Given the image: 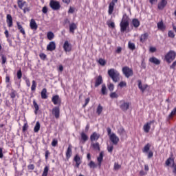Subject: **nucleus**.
<instances>
[{"label":"nucleus","instance_id":"f257e3e1","mask_svg":"<svg viewBox=\"0 0 176 176\" xmlns=\"http://www.w3.org/2000/svg\"><path fill=\"white\" fill-rule=\"evenodd\" d=\"M130 25V18L128 16L127 14H124L121 22L120 23V31L122 32H125L127 31Z\"/></svg>","mask_w":176,"mask_h":176},{"label":"nucleus","instance_id":"f03ea898","mask_svg":"<svg viewBox=\"0 0 176 176\" xmlns=\"http://www.w3.org/2000/svg\"><path fill=\"white\" fill-rule=\"evenodd\" d=\"M107 74L112 79L113 82H115V83L119 80V76L120 74L118 70L115 69H110L108 70Z\"/></svg>","mask_w":176,"mask_h":176},{"label":"nucleus","instance_id":"7ed1b4c3","mask_svg":"<svg viewBox=\"0 0 176 176\" xmlns=\"http://www.w3.org/2000/svg\"><path fill=\"white\" fill-rule=\"evenodd\" d=\"M17 5L19 9H21V10H23L24 14H25L27 12H30V10H31L30 7H28V3H27V1L24 0H18Z\"/></svg>","mask_w":176,"mask_h":176},{"label":"nucleus","instance_id":"20e7f679","mask_svg":"<svg viewBox=\"0 0 176 176\" xmlns=\"http://www.w3.org/2000/svg\"><path fill=\"white\" fill-rule=\"evenodd\" d=\"M175 57H176V53L175 52V51H173V50H170L165 55L166 61H167L168 64L171 63L172 61H174V60H175Z\"/></svg>","mask_w":176,"mask_h":176},{"label":"nucleus","instance_id":"39448f33","mask_svg":"<svg viewBox=\"0 0 176 176\" xmlns=\"http://www.w3.org/2000/svg\"><path fill=\"white\" fill-rule=\"evenodd\" d=\"M122 71L126 78H130V76H133V75H134L133 69L129 67L128 66H124L122 67Z\"/></svg>","mask_w":176,"mask_h":176},{"label":"nucleus","instance_id":"423d86ee","mask_svg":"<svg viewBox=\"0 0 176 176\" xmlns=\"http://www.w3.org/2000/svg\"><path fill=\"white\" fill-rule=\"evenodd\" d=\"M50 6L52 10H58L60 8H61L60 2L56 0H51L50 2Z\"/></svg>","mask_w":176,"mask_h":176},{"label":"nucleus","instance_id":"0eeeda50","mask_svg":"<svg viewBox=\"0 0 176 176\" xmlns=\"http://www.w3.org/2000/svg\"><path fill=\"white\" fill-rule=\"evenodd\" d=\"M52 102L54 105H61V98L58 95H54L52 98Z\"/></svg>","mask_w":176,"mask_h":176},{"label":"nucleus","instance_id":"6e6552de","mask_svg":"<svg viewBox=\"0 0 176 176\" xmlns=\"http://www.w3.org/2000/svg\"><path fill=\"white\" fill-rule=\"evenodd\" d=\"M109 140L112 142L113 145H118L119 143V137H118L116 133H111L109 136Z\"/></svg>","mask_w":176,"mask_h":176},{"label":"nucleus","instance_id":"1a4fd4ad","mask_svg":"<svg viewBox=\"0 0 176 176\" xmlns=\"http://www.w3.org/2000/svg\"><path fill=\"white\" fill-rule=\"evenodd\" d=\"M120 102H122L120 106V109H122V111H123L124 112H126V111H127L129 108H130V102H126L123 100H121Z\"/></svg>","mask_w":176,"mask_h":176},{"label":"nucleus","instance_id":"9d476101","mask_svg":"<svg viewBox=\"0 0 176 176\" xmlns=\"http://www.w3.org/2000/svg\"><path fill=\"white\" fill-rule=\"evenodd\" d=\"M102 82L104 80H102V76L100 75L95 78V87H98L100 85H102Z\"/></svg>","mask_w":176,"mask_h":176},{"label":"nucleus","instance_id":"9b49d317","mask_svg":"<svg viewBox=\"0 0 176 176\" xmlns=\"http://www.w3.org/2000/svg\"><path fill=\"white\" fill-rule=\"evenodd\" d=\"M52 115H54L56 119L60 118V107H55L52 109Z\"/></svg>","mask_w":176,"mask_h":176},{"label":"nucleus","instance_id":"f8f14e48","mask_svg":"<svg viewBox=\"0 0 176 176\" xmlns=\"http://www.w3.org/2000/svg\"><path fill=\"white\" fill-rule=\"evenodd\" d=\"M47 50L48 52H53L54 50H56V43L54 41L50 42L47 45Z\"/></svg>","mask_w":176,"mask_h":176},{"label":"nucleus","instance_id":"ddd939ff","mask_svg":"<svg viewBox=\"0 0 176 176\" xmlns=\"http://www.w3.org/2000/svg\"><path fill=\"white\" fill-rule=\"evenodd\" d=\"M6 23L8 24V27H13V18L10 14H8L6 16Z\"/></svg>","mask_w":176,"mask_h":176},{"label":"nucleus","instance_id":"4468645a","mask_svg":"<svg viewBox=\"0 0 176 176\" xmlns=\"http://www.w3.org/2000/svg\"><path fill=\"white\" fill-rule=\"evenodd\" d=\"M30 27L33 31H36V30H38V24H36L35 19H32L30 20Z\"/></svg>","mask_w":176,"mask_h":176},{"label":"nucleus","instance_id":"2eb2a0df","mask_svg":"<svg viewBox=\"0 0 176 176\" xmlns=\"http://www.w3.org/2000/svg\"><path fill=\"white\" fill-rule=\"evenodd\" d=\"M138 83L139 89H140V90H141V91L142 93H144V91H145V90H146V89H148V85L146 84V85H142V82L141 81V80H138Z\"/></svg>","mask_w":176,"mask_h":176},{"label":"nucleus","instance_id":"dca6fc26","mask_svg":"<svg viewBox=\"0 0 176 176\" xmlns=\"http://www.w3.org/2000/svg\"><path fill=\"white\" fill-rule=\"evenodd\" d=\"M154 121H150L148 122H146L144 126H143V130L144 133H149V130H151V125L152 123H153Z\"/></svg>","mask_w":176,"mask_h":176},{"label":"nucleus","instance_id":"f3484780","mask_svg":"<svg viewBox=\"0 0 176 176\" xmlns=\"http://www.w3.org/2000/svg\"><path fill=\"white\" fill-rule=\"evenodd\" d=\"M74 160L76 162L75 167H76L77 168H79V166H80V164H82V160H80V157H79V155H76L74 157Z\"/></svg>","mask_w":176,"mask_h":176},{"label":"nucleus","instance_id":"a211bd4d","mask_svg":"<svg viewBox=\"0 0 176 176\" xmlns=\"http://www.w3.org/2000/svg\"><path fill=\"white\" fill-rule=\"evenodd\" d=\"M167 5V0H162L157 6V8L160 10H163L166 6Z\"/></svg>","mask_w":176,"mask_h":176},{"label":"nucleus","instance_id":"6ab92c4d","mask_svg":"<svg viewBox=\"0 0 176 176\" xmlns=\"http://www.w3.org/2000/svg\"><path fill=\"white\" fill-rule=\"evenodd\" d=\"M99 138H100V134L97 133V132H94L90 136V140L91 142L94 141H98Z\"/></svg>","mask_w":176,"mask_h":176},{"label":"nucleus","instance_id":"aec40b11","mask_svg":"<svg viewBox=\"0 0 176 176\" xmlns=\"http://www.w3.org/2000/svg\"><path fill=\"white\" fill-rule=\"evenodd\" d=\"M149 38V34L148 32H144V34H141L140 38V42L142 43H144L146 39Z\"/></svg>","mask_w":176,"mask_h":176},{"label":"nucleus","instance_id":"412c9836","mask_svg":"<svg viewBox=\"0 0 176 176\" xmlns=\"http://www.w3.org/2000/svg\"><path fill=\"white\" fill-rule=\"evenodd\" d=\"M148 61L150 63H152L153 64H155V65H160V60L157 59L156 57L153 56L148 59Z\"/></svg>","mask_w":176,"mask_h":176},{"label":"nucleus","instance_id":"4be33fe9","mask_svg":"<svg viewBox=\"0 0 176 176\" xmlns=\"http://www.w3.org/2000/svg\"><path fill=\"white\" fill-rule=\"evenodd\" d=\"M158 30H160V31H165L166 30V25H164V23L163 22V20H161V21L158 22L157 24Z\"/></svg>","mask_w":176,"mask_h":176},{"label":"nucleus","instance_id":"5701e85b","mask_svg":"<svg viewBox=\"0 0 176 176\" xmlns=\"http://www.w3.org/2000/svg\"><path fill=\"white\" fill-rule=\"evenodd\" d=\"M103 159H104V153L102 152H100L99 154V156L97 158L98 164L99 167H101V164L102 163Z\"/></svg>","mask_w":176,"mask_h":176},{"label":"nucleus","instance_id":"b1692460","mask_svg":"<svg viewBox=\"0 0 176 176\" xmlns=\"http://www.w3.org/2000/svg\"><path fill=\"white\" fill-rule=\"evenodd\" d=\"M115 8V2L111 1L109 5V10H108V14L109 15L112 14L113 13V9Z\"/></svg>","mask_w":176,"mask_h":176},{"label":"nucleus","instance_id":"393cba45","mask_svg":"<svg viewBox=\"0 0 176 176\" xmlns=\"http://www.w3.org/2000/svg\"><path fill=\"white\" fill-rule=\"evenodd\" d=\"M76 28H78V25H76L75 23L69 24V32H71V34H75V30H76Z\"/></svg>","mask_w":176,"mask_h":176},{"label":"nucleus","instance_id":"a878e982","mask_svg":"<svg viewBox=\"0 0 176 176\" xmlns=\"http://www.w3.org/2000/svg\"><path fill=\"white\" fill-rule=\"evenodd\" d=\"M41 96L43 100H46L47 98V89L46 88L42 89Z\"/></svg>","mask_w":176,"mask_h":176},{"label":"nucleus","instance_id":"bb28decb","mask_svg":"<svg viewBox=\"0 0 176 176\" xmlns=\"http://www.w3.org/2000/svg\"><path fill=\"white\" fill-rule=\"evenodd\" d=\"M16 25L21 34L22 35H25V30H24V28H23V26L21 25V24H20V22H16Z\"/></svg>","mask_w":176,"mask_h":176},{"label":"nucleus","instance_id":"cd10ccee","mask_svg":"<svg viewBox=\"0 0 176 176\" xmlns=\"http://www.w3.org/2000/svg\"><path fill=\"white\" fill-rule=\"evenodd\" d=\"M132 25L135 28H138V27H140V21L138 19H133L132 20Z\"/></svg>","mask_w":176,"mask_h":176},{"label":"nucleus","instance_id":"c85d7f7f","mask_svg":"<svg viewBox=\"0 0 176 176\" xmlns=\"http://www.w3.org/2000/svg\"><path fill=\"white\" fill-rule=\"evenodd\" d=\"M80 135H81V140L82 141V144H85V142H86V141L89 140V136H87V135L85 133V132H82L80 133Z\"/></svg>","mask_w":176,"mask_h":176},{"label":"nucleus","instance_id":"c756f323","mask_svg":"<svg viewBox=\"0 0 176 176\" xmlns=\"http://www.w3.org/2000/svg\"><path fill=\"white\" fill-rule=\"evenodd\" d=\"M104 109V107L101 105V104H99L96 108V113L98 116L102 113V111Z\"/></svg>","mask_w":176,"mask_h":176},{"label":"nucleus","instance_id":"7c9ffc66","mask_svg":"<svg viewBox=\"0 0 176 176\" xmlns=\"http://www.w3.org/2000/svg\"><path fill=\"white\" fill-rule=\"evenodd\" d=\"M150 149H151V144L147 143V144L144 146V148L142 149V152H143L144 153H148V152H149V150H150Z\"/></svg>","mask_w":176,"mask_h":176},{"label":"nucleus","instance_id":"2f4dec72","mask_svg":"<svg viewBox=\"0 0 176 176\" xmlns=\"http://www.w3.org/2000/svg\"><path fill=\"white\" fill-rule=\"evenodd\" d=\"M47 38L49 41H53L54 39V33L53 32H48L47 33Z\"/></svg>","mask_w":176,"mask_h":176},{"label":"nucleus","instance_id":"473e14b6","mask_svg":"<svg viewBox=\"0 0 176 176\" xmlns=\"http://www.w3.org/2000/svg\"><path fill=\"white\" fill-rule=\"evenodd\" d=\"M33 106L34 107V113L36 115L38 113V111H39V105H38V103H36V101L35 100H33Z\"/></svg>","mask_w":176,"mask_h":176},{"label":"nucleus","instance_id":"72a5a7b5","mask_svg":"<svg viewBox=\"0 0 176 176\" xmlns=\"http://www.w3.org/2000/svg\"><path fill=\"white\" fill-rule=\"evenodd\" d=\"M91 146L94 148V149H95V151H100V143L98 142L92 143Z\"/></svg>","mask_w":176,"mask_h":176},{"label":"nucleus","instance_id":"f704fd0d","mask_svg":"<svg viewBox=\"0 0 176 176\" xmlns=\"http://www.w3.org/2000/svg\"><path fill=\"white\" fill-rule=\"evenodd\" d=\"M10 98L14 100L16 98V96H17V91L14 89L11 90V93L10 94Z\"/></svg>","mask_w":176,"mask_h":176},{"label":"nucleus","instance_id":"c9c22d12","mask_svg":"<svg viewBox=\"0 0 176 176\" xmlns=\"http://www.w3.org/2000/svg\"><path fill=\"white\" fill-rule=\"evenodd\" d=\"M39 130H41V124L39 123V122H37L34 128V133H38Z\"/></svg>","mask_w":176,"mask_h":176},{"label":"nucleus","instance_id":"e433bc0d","mask_svg":"<svg viewBox=\"0 0 176 176\" xmlns=\"http://www.w3.org/2000/svg\"><path fill=\"white\" fill-rule=\"evenodd\" d=\"M16 77L19 80H21V78H23V72H21V69H19L17 71Z\"/></svg>","mask_w":176,"mask_h":176},{"label":"nucleus","instance_id":"4c0bfd02","mask_svg":"<svg viewBox=\"0 0 176 176\" xmlns=\"http://www.w3.org/2000/svg\"><path fill=\"white\" fill-rule=\"evenodd\" d=\"M101 93H102V96H105V95L107 94V85H105V84H103L102 85Z\"/></svg>","mask_w":176,"mask_h":176},{"label":"nucleus","instance_id":"58836bf2","mask_svg":"<svg viewBox=\"0 0 176 176\" xmlns=\"http://www.w3.org/2000/svg\"><path fill=\"white\" fill-rule=\"evenodd\" d=\"M98 63V64H100V65H102V67H104L107 64V60H105V59H103L102 58H99Z\"/></svg>","mask_w":176,"mask_h":176},{"label":"nucleus","instance_id":"ea45409f","mask_svg":"<svg viewBox=\"0 0 176 176\" xmlns=\"http://www.w3.org/2000/svg\"><path fill=\"white\" fill-rule=\"evenodd\" d=\"M128 47L130 49V50H135V44L129 41L128 43Z\"/></svg>","mask_w":176,"mask_h":176},{"label":"nucleus","instance_id":"a19ab883","mask_svg":"<svg viewBox=\"0 0 176 176\" xmlns=\"http://www.w3.org/2000/svg\"><path fill=\"white\" fill-rule=\"evenodd\" d=\"M49 168L48 166H45L41 176H47V174L49 173Z\"/></svg>","mask_w":176,"mask_h":176},{"label":"nucleus","instance_id":"79ce46f5","mask_svg":"<svg viewBox=\"0 0 176 176\" xmlns=\"http://www.w3.org/2000/svg\"><path fill=\"white\" fill-rule=\"evenodd\" d=\"M31 90L32 91H35L36 90V81L34 80L32 81Z\"/></svg>","mask_w":176,"mask_h":176},{"label":"nucleus","instance_id":"37998d69","mask_svg":"<svg viewBox=\"0 0 176 176\" xmlns=\"http://www.w3.org/2000/svg\"><path fill=\"white\" fill-rule=\"evenodd\" d=\"M176 115V107H175L172 111L170 112V113L168 115V119H171L173 116H175Z\"/></svg>","mask_w":176,"mask_h":176},{"label":"nucleus","instance_id":"c03bdc74","mask_svg":"<svg viewBox=\"0 0 176 176\" xmlns=\"http://www.w3.org/2000/svg\"><path fill=\"white\" fill-rule=\"evenodd\" d=\"M71 155H72V150L71 149V146H69L67 151V157H71Z\"/></svg>","mask_w":176,"mask_h":176},{"label":"nucleus","instance_id":"a18cd8bd","mask_svg":"<svg viewBox=\"0 0 176 176\" xmlns=\"http://www.w3.org/2000/svg\"><path fill=\"white\" fill-rule=\"evenodd\" d=\"M110 98H118L119 95L116 92H111L110 94Z\"/></svg>","mask_w":176,"mask_h":176},{"label":"nucleus","instance_id":"49530a36","mask_svg":"<svg viewBox=\"0 0 176 176\" xmlns=\"http://www.w3.org/2000/svg\"><path fill=\"white\" fill-rule=\"evenodd\" d=\"M89 167H90V168H96V167H97V165L96 164V163H94V162L91 161L89 164H88Z\"/></svg>","mask_w":176,"mask_h":176},{"label":"nucleus","instance_id":"de8ad7c7","mask_svg":"<svg viewBox=\"0 0 176 176\" xmlns=\"http://www.w3.org/2000/svg\"><path fill=\"white\" fill-rule=\"evenodd\" d=\"M1 60H2V61H1V64L3 65V64H6V61H7V58H6V56H5V55H3V54H1Z\"/></svg>","mask_w":176,"mask_h":176},{"label":"nucleus","instance_id":"09e8293b","mask_svg":"<svg viewBox=\"0 0 176 176\" xmlns=\"http://www.w3.org/2000/svg\"><path fill=\"white\" fill-rule=\"evenodd\" d=\"M121 167H122V166L120 165L118 163H116V162L114 163L113 168H114V170H115L116 171L118 170H119V169H120Z\"/></svg>","mask_w":176,"mask_h":176},{"label":"nucleus","instance_id":"8fccbe9b","mask_svg":"<svg viewBox=\"0 0 176 176\" xmlns=\"http://www.w3.org/2000/svg\"><path fill=\"white\" fill-rule=\"evenodd\" d=\"M75 10H76V8H75V7L70 6L68 10V13L72 14V13H75Z\"/></svg>","mask_w":176,"mask_h":176},{"label":"nucleus","instance_id":"3c124183","mask_svg":"<svg viewBox=\"0 0 176 176\" xmlns=\"http://www.w3.org/2000/svg\"><path fill=\"white\" fill-rule=\"evenodd\" d=\"M168 36L169 38H175V34H174V32L169 30L168 32Z\"/></svg>","mask_w":176,"mask_h":176},{"label":"nucleus","instance_id":"603ef678","mask_svg":"<svg viewBox=\"0 0 176 176\" xmlns=\"http://www.w3.org/2000/svg\"><path fill=\"white\" fill-rule=\"evenodd\" d=\"M90 102V98H87L85 101V104L82 105L83 108H86L87 107V104Z\"/></svg>","mask_w":176,"mask_h":176},{"label":"nucleus","instance_id":"864d4df0","mask_svg":"<svg viewBox=\"0 0 176 176\" xmlns=\"http://www.w3.org/2000/svg\"><path fill=\"white\" fill-rule=\"evenodd\" d=\"M108 89L110 91H113L114 89H115V85L113 83H110L108 85Z\"/></svg>","mask_w":176,"mask_h":176},{"label":"nucleus","instance_id":"5fc2aeb1","mask_svg":"<svg viewBox=\"0 0 176 176\" xmlns=\"http://www.w3.org/2000/svg\"><path fill=\"white\" fill-rule=\"evenodd\" d=\"M28 129V124L27 123H25L22 127V131L23 133H25V131H27Z\"/></svg>","mask_w":176,"mask_h":176},{"label":"nucleus","instance_id":"6e6d98bb","mask_svg":"<svg viewBox=\"0 0 176 176\" xmlns=\"http://www.w3.org/2000/svg\"><path fill=\"white\" fill-rule=\"evenodd\" d=\"M39 57H40L41 60H46V58L47 57V56H46V54L44 53H41L39 54Z\"/></svg>","mask_w":176,"mask_h":176},{"label":"nucleus","instance_id":"4d7b16f0","mask_svg":"<svg viewBox=\"0 0 176 176\" xmlns=\"http://www.w3.org/2000/svg\"><path fill=\"white\" fill-rule=\"evenodd\" d=\"M72 50V45L67 42V52H71Z\"/></svg>","mask_w":176,"mask_h":176},{"label":"nucleus","instance_id":"13d9d810","mask_svg":"<svg viewBox=\"0 0 176 176\" xmlns=\"http://www.w3.org/2000/svg\"><path fill=\"white\" fill-rule=\"evenodd\" d=\"M107 151L109 153H112V152L113 151V145L108 146Z\"/></svg>","mask_w":176,"mask_h":176},{"label":"nucleus","instance_id":"bf43d9fd","mask_svg":"<svg viewBox=\"0 0 176 176\" xmlns=\"http://www.w3.org/2000/svg\"><path fill=\"white\" fill-rule=\"evenodd\" d=\"M57 144H58V141L57 140V139H53L52 142V145L53 146H57Z\"/></svg>","mask_w":176,"mask_h":176},{"label":"nucleus","instance_id":"052dcab7","mask_svg":"<svg viewBox=\"0 0 176 176\" xmlns=\"http://www.w3.org/2000/svg\"><path fill=\"white\" fill-rule=\"evenodd\" d=\"M119 86H120V87H126V86H127V83L126 82L121 81L119 83Z\"/></svg>","mask_w":176,"mask_h":176},{"label":"nucleus","instance_id":"680f3d73","mask_svg":"<svg viewBox=\"0 0 176 176\" xmlns=\"http://www.w3.org/2000/svg\"><path fill=\"white\" fill-rule=\"evenodd\" d=\"M28 170H31L32 171L34 170L35 169V165H34V164H29L28 166Z\"/></svg>","mask_w":176,"mask_h":176},{"label":"nucleus","instance_id":"e2e57ef3","mask_svg":"<svg viewBox=\"0 0 176 176\" xmlns=\"http://www.w3.org/2000/svg\"><path fill=\"white\" fill-rule=\"evenodd\" d=\"M50 155V151H49V150L45 151V160H47V159H49Z\"/></svg>","mask_w":176,"mask_h":176},{"label":"nucleus","instance_id":"0e129e2a","mask_svg":"<svg viewBox=\"0 0 176 176\" xmlns=\"http://www.w3.org/2000/svg\"><path fill=\"white\" fill-rule=\"evenodd\" d=\"M151 157H153V151H150L148 153V159H151Z\"/></svg>","mask_w":176,"mask_h":176},{"label":"nucleus","instance_id":"69168bd1","mask_svg":"<svg viewBox=\"0 0 176 176\" xmlns=\"http://www.w3.org/2000/svg\"><path fill=\"white\" fill-rule=\"evenodd\" d=\"M118 134H120V135L123 134V133H124V129L123 127L120 128V129L118 130Z\"/></svg>","mask_w":176,"mask_h":176},{"label":"nucleus","instance_id":"338daca9","mask_svg":"<svg viewBox=\"0 0 176 176\" xmlns=\"http://www.w3.org/2000/svg\"><path fill=\"white\" fill-rule=\"evenodd\" d=\"M172 167L173 168V173L176 175V164L173 162Z\"/></svg>","mask_w":176,"mask_h":176},{"label":"nucleus","instance_id":"774afa93","mask_svg":"<svg viewBox=\"0 0 176 176\" xmlns=\"http://www.w3.org/2000/svg\"><path fill=\"white\" fill-rule=\"evenodd\" d=\"M176 67V60L173 63V64L170 66V69H175Z\"/></svg>","mask_w":176,"mask_h":176}]
</instances>
